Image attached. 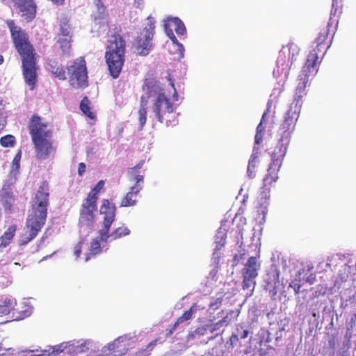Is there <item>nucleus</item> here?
<instances>
[{"label":"nucleus","instance_id":"nucleus-48","mask_svg":"<svg viewBox=\"0 0 356 356\" xmlns=\"http://www.w3.org/2000/svg\"><path fill=\"white\" fill-rule=\"evenodd\" d=\"M271 340L270 333L268 332L266 337L260 340V346H266V344L270 343Z\"/></svg>","mask_w":356,"mask_h":356},{"label":"nucleus","instance_id":"nucleus-32","mask_svg":"<svg viewBox=\"0 0 356 356\" xmlns=\"http://www.w3.org/2000/svg\"><path fill=\"white\" fill-rule=\"evenodd\" d=\"M80 109L83 113L88 117L90 119H95V115L93 112L90 111V101L87 97H84L80 103Z\"/></svg>","mask_w":356,"mask_h":356},{"label":"nucleus","instance_id":"nucleus-20","mask_svg":"<svg viewBox=\"0 0 356 356\" xmlns=\"http://www.w3.org/2000/svg\"><path fill=\"white\" fill-rule=\"evenodd\" d=\"M17 8L26 22L32 21L36 14V5L33 0H17Z\"/></svg>","mask_w":356,"mask_h":356},{"label":"nucleus","instance_id":"nucleus-12","mask_svg":"<svg viewBox=\"0 0 356 356\" xmlns=\"http://www.w3.org/2000/svg\"><path fill=\"white\" fill-rule=\"evenodd\" d=\"M147 24L140 32L135 40L134 47L136 52L140 56L149 54L152 46V40L154 35L155 22L154 18L149 16L147 18Z\"/></svg>","mask_w":356,"mask_h":356},{"label":"nucleus","instance_id":"nucleus-24","mask_svg":"<svg viewBox=\"0 0 356 356\" xmlns=\"http://www.w3.org/2000/svg\"><path fill=\"white\" fill-rule=\"evenodd\" d=\"M272 106V102L271 100H268L267 102L266 109L264 112L261 121L259 124L257 125L256 129V134L254 136V145L256 146H259V145L262 142L263 140V136H264V132L265 131V127L264 126V124L266 123V117L267 114L270 112V109Z\"/></svg>","mask_w":356,"mask_h":356},{"label":"nucleus","instance_id":"nucleus-10","mask_svg":"<svg viewBox=\"0 0 356 356\" xmlns=\"http://www.w3.org/2000/svg\"><path fill=\"white\" fill-rule=\"evenodd\" d=\"M68 82L74 88H84L88 86L86 61L83 56H80L67 67Z\"/></svg>","mask_w":356,"mask_h":356},{"label":"nucleus","instance_id":"nucleus-55","mask_svg":"<svg viewBox=\"0 0 356 356\" xmlns=\"http://www.w3.org/2000/svg\"><path fill=\"white\" fill-rule=\"evenodd\" d=\"M312 316L314 317V318H318L319 317V313L318 312H313L312 313Z\"/></svg>","mask_w":356,"mask_h":356},{"label":"nucleus","instance_id":"nucleus-2","mask_svg":"<svg viewBox=\"0 0 356 356\" xmlns=\"http://www.w3.org/2000/svg\"><path fill=\"white\" fill-rule=\"evenodd\" d=\"M237 220V216H235L232 220L233 227L230 231L227 230L226 233H224V240L225 239L227 234H229L231 236H234L236 238V244L239 245L240 250H238L237 253H234L233 258L231 260H227V273L233 275L234 270H239L237 267L240 264H243L245 259V255H249L252 251L255 252L254 255H251L248 258L247 262L243 265V268L241 270L243 276L242 288L243 290L248 291L247 295L252 296L253 291L256 285L255 279L258 275V270L260 268V264L258 262L257 257H259L260 254V246L259 238L255 243L252 242L248 245V249H245V245L243 241V226L239 223L235 222ZM254 234L252 236V241H254Z\"/></svg>","mask_w":356,"mask_h":356},{"label":"nucleus","instance_id":"nucleus-6","mask_svg":"<svg viewBox=\"0 0 356 356\" xmlns=\"http://www.w3.org/2000/svg\"><path fill=\"white\" fill-rule=\"evenodd\" d=\"M28 129L31 141L34 147L35 156L38 160H44L56 152V147L53 145V131L49 122L43 119L33 115L29 120Z\"/></svg>","mask_w":356,"mask_h":356},{"label":"nucleus","instance_id":"nucleus-56","mask_svg":"<svg viewBox=\"0 0 356 356\" xmlns=\"http://www.w3.org/2000/svg\"><path fill=\"white\" fill-rule=\"evenodd\" d=\"M280 338H281V334L280 336H278V332H277V336H276V338H275V341H278Z\"/></svg>","mask_w":356,"mask_h":356},{"label":"nucleus","instance_id":"nucleus-54","mask_svg":"<svg viewBox=\"0 0 356 356\" xmlns=\"http://www.w3.org/2000/svg\"><path fill=\"white\" fill-rule=\"evenodd\" d=\"M169 82H170V85L173 88V90L176 89L175 87V84H174V80L172 79L171 78H170L169 79Z\"/></svg>","mask_w":356,"mask_h":356},{"label":"nucleus","instance_id":"nucleus-46","mask_svg":"<svg viewBox=\"0 0 356 356\" xmlns=\"http://www.w3.org/2000/svg\"><path fill=\"white\" fill-rule=\"evenodd\" d=\"M313 268V267H309V274H307V277L305 278V282L307 283H309L310 284H312L315 280H316V276L315 275H314L312 272H311V270Z\"/></svg>","mask_w":356,"mask_h":356},{"label":"nucleus","instance_id":"nucleus-58","mask_svg":"<svg viewBox=\"0 0 356 356\" xmlns=\"http://www.w3.org/2000/svg\"><path fill=\"white\" fill-rule=\"evenodd\" d=\"M223 226H224V231H225V227H227V222L224 221Z\"/></svg>","mask_w":356,"mask_h":356},{"label":"nucleus","instance_id":"nucleus-1","mask_svg":"<svg viewBox=\"0 0 356 356\" xmlns=\"http://www.w3.org/2000/svg\"><path fill=\"white\" fill-rule=\"evenodd\" d=\"M300 113L292 108H289L285 113L282 122L277 131L278 143L271 154V161L267 173L263 179V186L261 188V191L257 200V212L259 215H262L261 222L266 221L270 204V187L272 184L275 183L279 179L278 172L286 156Z\"/></svg>","mask_w":356,"mask_h":356},{"label":"nucleus","instance_id":"nucleus-51","mask_svg":"<svg viewBox=\"0 0 356 356\" xmlns=\"http://www.w3.org/2000/svg\"><path fill=\"white\" fill-rule=\"evenodd\" d=\"M52 2L55 4H58V5H62L65 0H51Z\"/></svg>","mask_w":356,"mask_h":356},{"label":"nucleus","instance_id":"nucleus-41","mask_svg":"<svg viewBox=\"0 0 356 356\" xmlns=\"http://www.w3.org/2000/svg\"><path fill=\"white\" fill-rule=\"evenodd\" d=\"M143 163H144V161H141L138 164H136L134 167L129 169L128 173L129 175L134 177V181H135L136 176L138 175V173L139 170H140V168H142Z\"/></svg>","mask_w":356,"mask_h":356},{"label":"nucleus","instance_id":"nucleus-18","mask_svg":"<svg viewBox=\"0 0 356 356\" xmlns=\"http://www.w3.org/2000/svg\"><path fill=\"white\" fill-rule=\"evenodd\" d=\"M143 175L136 176L134 186L130 188V191L121 200V207H134L136 204L139 193L143 188Z\"/></svg>","mask_w":356,"mask_h":356},{"label":"nucleus","instance_id":"nucleus-38","mask_svg":"<svg viewBox=\"0 0 356 356\" xmlns=\"http://www.w3.org/2000/svg\"><path fill=\"white\" fill-rule=\"evenodd\" d=\"M157 339L151 341L145 349H142L136 353V356H148L150 355L153 348L156 346Z\"/></svg>","mask_w":356,"mask_h":356},{"label":"nucleus","instance_id":"nucleus-35","mask_svg":"<svg viewBox=\"0 0 356 356\" xmlns=\"http://www.w3.org/2000/svg\"><path fill=\"white\" fill-rule=\"evenodd\" d=\"M104 186V181L103 180L99 181L95 186L89 192L87 196L90 198H95V200H97L98 195Z\"/></svg>","mask_w":356,"mask_h":356},{"label":"nucleus","instance_id":"nucleus-14","mask_svg":"<svg viewBox=\"0 0 356 356\" xmlns=\"http://www.w3.org/2000/svg\"><path fill=\"white\" fill-rule=\"evenodd\" d=\"M280 272L275 265H272L264 277V289L268 291L270 297L275 300L278 292L284 288L280 281Z\"/></svg>","mask_w":356,"mask_h":356},{"label":"nucleus","instance_id":"nucleus-11","mask_svg":"<svg viewBox=\"0 0 356 356\" xmlns=\"http://www.w3.org/2000/svg\"><path fill=\"white\" fill-rule=\"evenodd\" d=\"M341 13V1L339 0H332L330 16L327 26L325 28L321 30L318 36L316 38L314 42V43L318 44V47L323 46V49H325V44H327L325 43V42L330 32L332 33V38L330 40L332 42L334 35L337 29L339 18Z\"/></svg>","mask_w":356,"mask_h":356},{"label":"nucleus","instance_id":"nucleus-43","mask_svg":"<svg viewBox=\"0 0 356 356\" xmlns=\"http://www.w3.org/2000/svg\"><path fill=\"white\" fill-rule=\"evenodd\" d=\"M264 348L258 349L257 353L259 356H266L269 353L270 350H274V348L270 345L266 344Z\"/></svg>","mask_w":356,"mask_h":356},{"label":"nucleus","instance_id":"nucleus-5","mask_svg":"<svg viewBox=\"0 0 356 356\" xmlns=\"http://www.w3.org/2000/svg\"><path fill=\"white\" fill-rule=\"evenodd\" d=\"M49 195V183L44 180L40 183L32 199L31 211L25 225L29 236L24 243L34 239L44 225L47 217Z\"/></svg>","mask_w":356,"mask_h":356},{"label":"nucleus","instance_id":"nucleus-19","mask_svg":"<svg viewBox=\"0 0 356 356\" xmlns=\"http://www.w3.org/2000/svg\"><path fill=\"white\" fill-rule=\"evenodd\" d=\"M339 259L344 261L343 270H339V275L342 281H346L348 275H356V255L353 254H341ZM355 277H353L354 280Z\"/></svg>","mask_w":356,"mask_h":356},{"label":"nucleus","instance_id":"nucleus-13","mask_svg":"<svg viewBox=\"0 0 356 356\" xmlns=\"http://www.w3.org/2000/svg\"><path fill=\"white\" fill-rule=\"evenodd\" d=\"M65 349L67 350V353H74L75 354L85 352L87 350L86 343L79 342H63L60 344L56 345L54 346H48L47 348L39 350L38 349L29 350L30 353H37L35 355L32 356H51V355H56L58 353L63 352Z\"/></svg>","mask_w":356,"mask_h":356},{"label":"nucleus","instance_id":"nucleus-28","mask_svg":"<svg viewBox=\"0 0 356 356\" xmlns=\"http://www.w3.org/2000/svg\"><path fill=\"white\" fill-rule=\"evenodd\" d=\"M72 39L71 37L58 36L57 43L63 56H69L71 50Z\"/></svg>","mask_w":356,"mask_h":356},{"label":"nucleus","instance_id":"nucleus-7","mask_svg":"<svg viewBox=\"0 0 356 356\" xmlns=\"http://www.w3.org/2000/svg\"><path fill=\"white\" fill-rule=\"evenodd\" d=\"M126 41L119 33H113L107 41L104 54L111 76L118 78L125 61Z\"/></svg>","mask_w":356,"mask_h":356},{"label":"nucleus","instance_id":"nucleus-49","mask_svg":"<svg viewBox=\"0 0 356 356\" xmlns=\"http://www.w3.org/2000/svg\"><path fill=\"white\" fill-rule=\"evenodd\" d=\"M20 159H21V152H19L15 155V156L13 161V165H15L17 166V168L19 167Z\"/></svg>","mask_w":356,"mask_h":356},{"label":"nucleus","instance_id":"nucleus-16","mask_svg":"<svg viewBox=\"0 0 356 356\" xmlns=\"http://www.w3.org/2000/svg\"><path fill=\"white\" fill-rule=\"evenodd\" d=\"M164 29L166 35L171 41L174 44L183 48V45L179 43L173 32L175 31L179 35H184L186 33V29L183 22L178 17H168L165 21Z\"/></svg>","mask_w":356,"mask_h":356},{"label":"nucleus","instance_id":"nucleus-33","mask_svg":"<svg viewBox=\"0 0 356 356\" xmlns=\"http://www.w3.org/2000/svg\"><path fill=\"white\" fill-rule=\"evenodd\" d=\"M130 230L125 226L119 227L111 234V240L114 241L129 235Z\"/></svg>","mask_w":356,"mask_h":356},{"label":"nucleus","instance_id":"nucleus-22","mask_svg":"<svg viewBox=\"0 0 356 356\" xmlns=\"http://www.w3.org/2000/svg\"><path fill=\"white\" fill-rule=\"evenodd\" d=\"M307 274H309V266L307 268H302L295 272V277L290 282L289 288L293 289L296 295L299 293L302 284L305 282Z\"/></svg>","mask_w":356,"mask_h":356},{"label":"nucleus","instance_id":"nucleus-25","mask_svg":"<svg viewBox=\"0 0 356 356\" xmlns=\"http://www.w3.org/2000/svg\"><path fill=\"white\" fill-rule=\"evenodd\" d=\"M47 65L48 70L50 71L55 77L62 81L67 79L66 72L62 64L59 63L56 60H49Z\"/></svg>","mask_w":356,"mask_h":356},{"label":"nucleus","instance_id":"nucleus-17","mask_svg":"<svg viewBox=\"0 0 356 356\" xmlns=\"http://www.w3.org/2000/svg\"><path fill=\"white\" fill-rule=\"evenodd\" d=\"M97 200L86 197L81 206L79 221L81 224H88L95 220V213L97 210Z\"/></svg>","mask_w":356,"mask_h":356},{"label":"nucleus","instance_id":"nucleus-21","mask_svg":"<svg viewBox=\"0 0 356 356\" xmlns=\"http://www.w3.org/2000/svg\"><path fill=\"white\" fill-rule=\"evenodd\" d=\"M100 212L105 214L103 228L110 230L115 217L116 207L115 204H111L108 200H104Z\"/></svg>","mask_w":356,"mask_h":356},{"label":"nucleus","instance_id":"nucleus-27","mask_svg":"<svg viewBox=\"0 0 356 356\" xmlns=\"http://www.w3.org/2000/svg\"><path fill=\"white\" fill-rule=\"evenodd\" d=\"M17 230V226L12 225L4 232L0 237V250L7 247L13 240Z\"/></svg>","mask_w":356,"mask_h":356},{"label":"nucleus","instance_id":"nucleus-29","mask_svg":"<svg viewBox=\"0 0 356 356\" xmlns=\"http://www.w3.org/2000/svg\"><path fill=\"white\" fill-rule=\"evenodd\" d=\"M102 248L101 247L100 241L98 238L92 239L88 248V253L86 256V261H88L91 257L101 253Z\"/></svg>","mask_w":356,"mask_h":356},{"label":"nucleus","instance_id":"nucleus-37","mask_svg":"<svg viewBox=\"0 0 356 356\" xmlns=\"http://www.w3.org/2000/svg\"><path fill=\"white\" fill-rule=\"evenodd\" d=\"M15 143V138L12 135H6L0 138V144L5 147H13Z\"/></svg>","mask_w":356,"mask_h":356},{"label":"nucleus","instance_id":"nucleus-31","mask_svg":"<svg viewBox=\"0 0 356 356\" xmlns=\"http://www.w3.org/2000/svg\"><path fill=\"white\" fill-rule=\"evenodd\" d=\"M58 35L60 37L72 38L71 25L70 24L69 21L67 19H61L60 22V29Z\"/></svg>","mask_w":356,"mask_h":356},{"label":"nucleus","instance_id":"nucleus-34","mask_svg":"<svg viewBox=\"0 0 356 356\" xmlns=\"http://www.w3.org/2000/svg\"><path fill=\"white\" fill-rule=\"evenodd\" d=\"M13 306V301L10 299L6 298L2 305H0V315H7L10 312Z\"/></svg>","mask_w":356,"mask_h":356},{"label":"nucleus","instance_id":"nucleus-15","mask_svg":"<svg viewBox=\"0 0 356 356\" xmlns=\"http://www.w3.org/2000/svg\"><path fill=\"white\" fill-rule=\"evenodd\" d=\"M129 341L126 335L116 338L113 341L104 346L102 354L97 356H122L129 350Z\"/></svg>","mask_w":356,"mask_h":356},{"label":"nucleus","instance_id":"nucleus-23","mask_svg":"<svg viewBox=\"0 0 356 356\" xmlns=\"http://www.w3.org/2000/svg\"><path fill=\"white\" fill-rule=\"evenodd\" d=\"M259 147L254 145L252 154L248 161L246 172L247 177L250 179H254L256 176V169L257 168L258 163H259Z\"/></svg>","mask_w":356,"mask_h":356},{"label":"nucleus","instance_id":"nucleus-47","mask_svg":"<svg viewBox=\"0 0 356 356\" xmlns=\"http://www.w3.org/2000/svg\"><path fill=\"white\" fill-rule=\"evenodd\" d=\"M86 166L83 162L79 163L78 165V174L79 176H82L86 172Z\"/></svg>","mask_w":356,"mask_h":356},{"label":"nucleus","instance_id":"nucleus-44","mask_svg":"<svg viewBox=\"0 0 356 356\" xmlns=\"http://www.w3.org/2000/svg\"><path fill=\"white\" fill-rule=\"evenodd\" d=\"M239 314V311L235 310V311H231L229 312L226 316H224V323L229 322L232 318H234L237 317Z\"/></svg>","mask_w":356,"mask_h":356},{"label":"nucleus","instance_id":"nucleus-40","mask_svg":"<svg viewBox=\"0 0 356 356\" xmlns=\"http://www.w3.org/2000/svg\"><path fill=\"white\" fill-rule=\"evenodd\" d=\"M109 238H111V234H109V230L102 227V229L101 230H99V238L98 239L99 240V241H102L105 243H107L108 241Z\"/></svg>","mask_w":356,"mask_h":356},{"label":"nucleus","instance_id":"nucleus-42","mask_svg":"<svg viewBox=\"0 0 356 356\" xmlns=\"http://www.w3.org/2000/svg\"><path fill=\"white\" fill-rule=\"evenodd\" d=\"M316 44V47L312 50L310 51L309 55L312 53V51H315L316 54H317V60L318 59V54L320 53H323V56L325 55V54L326 53L327 49L330 47L331 45V41L330 42V44H325V49H323V47H318V44L317 43H315Z\"/></svg>","mask_w":356,"mask_h":356},{"label":"nucleus","instance_id":"nucleus-53","mask_svg":"<svg viewBox=\"0 0 356 356\" xmlns=\"http://www.w3.org/2000/svg\"><path fill=\"white\" fill-rule=\"evenodd\" d=\"M282 265L283 266V268L284 270H286V267H287V261L286 259H282Z\"/></svg>","mask_w":356,"mask_h":356},{"label":"nucleus","instance_id":"nucleus-4","mask_svg":"<svg viewBox=\"0 0 356 356\" xmlns=\"http://www.w3.org/2000/svg\"><path fill=\"white\" fill-rule=\"evenodd\" d=\"M154 97L152 103V111L160 123H165L167 127L175 126L178 119L175 113V107L170 99L166 97L161 88L148 87L147 92L140 97L138 109V120L141 129L147 120V107L149 99Z\"/></svg>","mask_w":356,"mask_h":356},{"label":"nucleus","instance_id":"nucleus-9","mask_svg":"<svg viewBox=\"0 0 356 356\" xmlns=\"http://www.w3.org/2000/svg\"><path fill=\"white\" fill-rule=\"evenodd\" d=\"M317 54L315 51L307 56L305 65L303 66L298 77V85L295 90L293 100L289 108L300 112L303 103V97L307 95L306 87L309 83V77L316 72V65Z\"/></svg>","mask_w":356,"mask_h":356},{"label":"nucleus","instance_id":"nucleus-36","mask_svg":"<svg viewBox=\"0 0 356 356\" xmlns=\"http://www.w3.org/2000/svg\"><path fill=\"white\" fill-rule=\"evenodd\" d=\"M235 331L241 339L247 338L250 333L248 326L244 324L238 325Z\"/></svg>","mask_w":356,"mask_h":356},{"label":"nucleus","instance_id":"nucleus-45","mask_svg":"<svg viewBox=\"0 0 356 356\" xmlns=\"http://www.w3.org/2000/svg\"><path fill=\"white\" fill-rule=\"evenodd\" d=\"M83 245V241H79L74 247V254L76 256V257H79L81 255L82 248Z\"/></svg>","mask_w":356,"mask_h":356},{"label":"nucleus","instance_id":"nucleus-57","mask_svg":"<svg viewBox=\"0 0 356 356\" xmlns=\"http://www.w3.org/2000/svg\"><path fill=\"white\" fill-rule=\"evenodd\" d=\"M3 61V56L0 54V64H1Z\"/></svg>","mask_w":356,"mask_h":356},{"label":"nucleus","instance_id":"nucleus-50","mask_svg":"<svg viewBox=\"0 0 356 356\" xmlns=\"http://www.w3.org/2000/svg\"><path fill=\"white\" fill-rule=\"evenodd\" d=\"M172 100L175 102H177L179 99V95H178V92H177L176 89L174 90V92L172 94Z\"/></svg>","mask_w":356,"mask_h":356},{"label":"nucleus","instance_id":"nucleus-8","mask_svg":"<svg viewBox=\"0 0 356 356\" xmlns=\"http://www.w3.org/2000/svg\"><path fill=\"white\" fill-rule=\"evenodd\" d=\"M300 54L299 47L291 42L286 45L282 46L276 60V67L273 70V74L279 85L278 90L283 87L288 79L289 70L293 63L297 60Z\"/></svg>","mask_w":356,"mask_h":356},{"label":"nucleus","instance_id":"nucleus-39","mask_svg":"<svg viewBox=\"0 0 356 356\" xmlns=\"http://www.w3.org/2000/svg\"><path fill=\"white\" fill-rule=\"evenodd\" d=\"M240 339V337L237 335L236 332L234 330L233 332L230 339L229 341H227L225 344V347L227 349L232 348L235 345H236L237 342L238 341V339Z\"/></svg>","mask_w":356,"mask_h":356},{"label":"nucleus","instance_id":"nucleus-52","mask_svg":"<svg viewBox=\"0 0 356 356\" xmlns=\"http://www.w3.org/2000/svg\"><path fill=\"white\" fill-rule=\"evenodd\" d=\"M330 356H346V355L344 353L334 352Z\"/></svg>","mask_w":356,"mask_h":356},{"label":"nucleus","instance_id":"nucleus-30","mask_svg":"<svg viewBox=\"0 0 356 356\" xmlns=\"http://www.w3.org/2000/svg\"><path fill=\"white\" fill-rule=\"evenodd\" d=\"M238 291L236 282L231 280L227 283L224 282V300H229Z\"/></svg>","mask_w":356,"mask_h":356},{"label":"nucleus","instance_id":"nucleus-26","mask_svg":"<svg viewBox=\"0 0 356 356\" xmlns=\"http://www.w3.org/2000/svg\"><path fill=\"white\" fill-rule=\"evenodd\" d=\"M195 311V308L194 305L191 306L188 310L185 311L182 316L177 319L174 324H172L169 328L166 329L165 336H170L180 323L191 319Z\"/></svg>","mask_w":356,"mask_h":356},{"label":"nucleus","instance_id":"nucleus-3","mask_svg":"<svg viewBox=\"0 0 356 356\" xmlns=\"http://www.w3.org/2000/svg\"><path fill=\"white\" fill-rule=\"evenodd\" d=\"M14 47L22 60V74L29 90H34L37 81V54L28 33L12 19L6 21Z\"/></svg>","mask_w":356,"mask_h":356}]
</instances>
